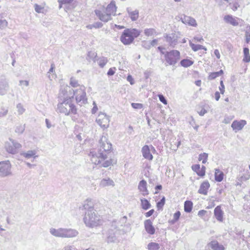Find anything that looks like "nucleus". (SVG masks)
<instances>
[{"mask_svg":"<svg viewBox=\"0 0 250 250\" xmlns=\"http://www.w3.org/2000/svg\"><path fill=\"white\" fill-rule=\"evenodd\" d=\"M49 231L52 235L55 237L63 238V228L56 229L52 228L50 229Z\"/></svg>","mask_w":250,"mask_h":250,"instance_id":"nucleus-24","label":"nucleus"},{"mask_svg":"<svg viewBox=\"0 0 250 250\" xmlns=\"http://www.w3.org/2000/svg\"><path fill=\"white\" fill-rule=\"evenodd\" d=\"M131 106L135 109H141L143 107V104L139 103H132Z\"/></svg>","mask_w":250,"mask_h":250,"instance_id":"nucleus-51","label":"nucleus"},{"mask_svg":"<svg viewBox=\"0 0 250 250\" xmlns=\"http://www.w3.org/2000/svg\"><path fill=\"white\" fill-rule=\"evenodd\" d=\"M118 229H116L114 230L112 229H110L108 230L107 234V241L108 243H112L114 242L116 240V234L118 232Z\"/></svg>","mask_w":250,"mask_h":250,"instance_id":"nucleus-19","label":"nucleus"},{"mask_svg":"<svg viewBox=\"0 0 250 250\" xmlns=\"http://www.w3.org/2000/svg\"><path fill=\"white\" fill-rule=\"evenodd\" d=\"M154 209H152L148 211V212H146L145 213V216L146 217H148L152 215V214L154 213Z\"/></svg>","mask_w":250,"mask_h":250,"instance_id":"nucleus-61","label":"nucleus"},{"mask_svg":"<svg viewBox=\"0 0 250 250\" xmlns=\"http://www.w3.org/2000/svg\"><path fill=\"white\" fill-rule=\"evenodd\" d=\"M125 30L129 33V35L133 38V40L135 38L138 37L140 33V32L136 29H126Z\"/></svg>","mask_w":250,"mask_h":250,"instance_id":"nucleus-29","label":"nucleus"},{"mask_svg":"<svg viewBox=\"0 0 250 250\" xmlns=\"http://www.w3.org/2000/svg\"><path fill=\"white\" fill-rule=\"evenodd\" d=\"M214 214L216 220L220 222L224 220V212L221 206H217L214 210Z\"/></svg>","mask_w":250,"mask_h":250,"instance_id":"nucleus-14","label":"nucleus"},{"mask_svg":"<svg viewBox=\"0 0 250 250\" xmlns=\"http://www.w3.org/2000/svg\"><path fill=\"white\" fill-rule=\"evenodd\" d=\"M19 83H20V85H25V86H28L29 84V81H26V80H25V81L20 80Z\"/></svg>","mask_w":250,"mask_h":250,"instance_id":"nucleus-58","label":"nucleus"},{"mask_svg":"<svg viewBox=\"0 0 250 250\" xmlns=\"http://www.w3.org/2000/svg\"><path fill=\"white\" fill-rule=\"evenodd\" d=\"M12 175L11 165L9 161L0 162V176L6 177Z\"/></svg>","mask_w":250,"mask_h":250,"instance_id":"nucleus-8","label":"nucleus"},{"mask_svg":"<svg viewBox=\"0 0 250 250\" xmlns=\"http://www.w3.org/2000/svg\"><path fill=\"white\" fill-rule=\"evenodd\" d=\"M208 157V154L207 153H203L199 155L198 159L199 161H202L203 164H205L207 161Z\"/></svg>","mask_w":250,"mask_h":250,"instance_id":"nucleus-43","label":"nucleus"},{"mask_svg":"<svg viewBox=\"0 0 250 250\" xmlns=\"http://www.w3.org/2000/svg\"><path fill=\"white\" fill-rule=\"evenodd\" d=\"M21 147V145L17 141L9 138V141L5 143V148L7 152L12 154L18 153V150Z\"/></svg>","mask_w":250,"mask_h":250,"instance_id":"nucleus-7","label":"nucleus"},{"mask_svg":"<svg viewBox=\"0 0 250 250\" xmlns=\"http://www.w3.org/2000/svg\"><path fill=\"white\" fill-rule=\"evenodd\" d=\"M229 5L233 11H236L238 9V8L239 7L240 5L239 4L238 0H234V2L232 3L229 2Z\"/></svg>","mask_w":250,"mask_h":250,"instance_id":"nucleus-42","label":"nucleus"},{"mask_svg":"<svg viewBox=\"0 0 250 250\" xmlns=\"http://www.w3.org/2000/svg\"><path fill=\"white\" fill-rule=\"evenodd\" d=\"M78 231L72 229L63 228V238H73L77 236Z\"/></svg>","mask_w":250,"mask_h":250,"instance_id":"nucleus-11","label":"nucleus"},{"mask_svg":"<svg viewBox=\"0 0 250 250\" xmlns=\"http://www.w3.org/2000/svg\"><path fill=\"white\" fill-rule=\"evenodd\" d=\"M141 202L142 208L144 209L147 210L150 208V204L147 199L145 198L141 199Z\"/></svg>","mask_w":250,"mask_h":250,"instance_id":"nucleus-34","label":"nucleus"},{"mask_svg":"<svg viewBox=\"0 0 250 250\" xmlns=\"http://www.w3.org/2000/svg\"><path fill=\"white\" fill-rule=\"evenodd\" d=\"M224 178V173L219 169H215V180L217 182H221Z\"/></svg>","mask_w":250,"mask_h":250,"instance_id":"nucleus-28","label":"nucleus"},{"mask_svg":"<svg viewBox=\"0 0 250 250\" xmlns=\"http://www.w3.org/2000/svg\"><path fill=\"white\" fill-rule=\"evenodd\" d=\"M115 70H116L115 67L110 68L107 72V75H108V76L113 75L115 73Z\"/></svg>","mask_w":250,"mask_h":250,"instance_id":"nucleus-55","label":"nucleus"},{"mask_svg":"<svg viewBox=\"0 0 250 250\" xmlns=\"http://www.w3.org/2000/svg\"><path fill=\"white\" fill-rule=\"evenodd\" d=\"M117 10L115 2L112 1L106 7V9L102 10H96L95 13L99 19L102 21L106 22L111 20V16H115Z\"/></svg>","mask_w":250,"mask_h":250,"instance_id":"nucleus-3","label":"nucleus"},{"mask_svg":"<svg viewBox=\"0 0 250 250\" xmlns=\"http://www.w3.org/2000/svg\"><path fill=\"white\" fill-rule=\"evenodd\" d=\"M244 57L243 58V61L246 62H248L250 61V56L249 54V49L247 47H245L243 49Z\"/></svg>","mask_w":250,"mask_h":250,"instance_id":"nucleus-35","label":"nucleus"},{"mask_svg":"<svg viewBox=\"0 0 250 250\" xmlns=\"http://www.w3.org/2000/svg\"><path fill=\"white\" fill-rule=\"evenodd\" d=\"M159 248V244L155 242H150L147 245L148 250H158Z\"/></svg>","mask_w":250,"mask_h":250,"instance_id":"nucleus-36","label":"nucleus"},{"mask_svg":"<svg viewBox=\"0 0 250 250\" xmlns=\"http://www.w3.org/2000/svg\"><path fill=\"white\" fill-rule=\"evenodd\" d=\"M159 100L164 104H167V101L165 97L162 94L158 95Z\"/></svg>","mask_w":250,"mask_h":250,"instance_id":"nucleus-52","label":"nucleus"},{"mask_svg":"<svg viewBox=\"0 0 250 250\" xmlns=\"http://www.w3.org/2000/svg\"><path fill=\"white\" fill-rule=\"evenodd\" d=\"M57 111L64 114L66 116L70 114H76L77 108L71 101V98H65L62 102H59L57 105Z\"/></svg>","mask_w":250,"mask_h":250,"instance_id":"nucleus-4","label":"nucleus"},{"mask_svg":"<svg viewBox=\"0 0 250 250\" xmlns=\"http://www.w3.org/2000/svg\"><path fill=\"white\" fill-rule=\"evenodd\" d=\"M8 84L7 83H5L3 84L0 85V95H3L5 94L8 88Z\"/></svg>","mask_w":250,"mask_h":250,"instance_id":"nucleus-40","label":"nucleus"},{"mask_svg":"<svg viewBox=\"0 0 250 250\" xmlns=\"http://www.w3.org/2000/svg\"><path fill=\"white\" fill-rule=\"evenodd\" d=\"M206 113H207V111L204 108H202L201 111L198 112V113L200 116H203Z\"/></svg>","mask_w":250,"mask_h":250,"instance_id":"nucleus-63","label":"nucleus"},{"mask_svg":"<svg viewBox=\"0 0 250 250\" xmlns=\"http://www.w3.org/2000/svg\"><path fill=\"white\" fill-rule=\"evenodd\" d=\"M110 186H114V181L110 178L103 179L101 181L100 183V186L102 188Z\"/></svg>","mask_w":250,"mask_h":250,"instance_id":"nucleus-26","label":"nucleus"},{"mask_svg":"<svg viewBox=\"0 0 250 250\" xmlns=\"http://www.w3.org/2000/svg\"><path fill=\"white\" fill-rule=\"evenodd\" d=\"M225 21L233 26H237L238 25V22L237 21L236 18L233 17L231 15H227L224 18Z\"/></svg>","mask_w":250,"mask_h":250,"instance_id":"nucleus-25","label":"nucleus"},{"mask_svg":"<svg viewBox=\"0 0 250 250\" xmlns=\"http://www.w3.org/2000/svg\"><path fill=\"white\" fill-rule=\"evenodd\" d=\"M25 130V125H16L15 128V132L18 134H22Z\"/></svg>","mask_w":250,"mask_h":250,"instance_id":"nucleus-41","label":"nucleus"},{"mask_svg":"<svg viewBox=\"0 0 250 250\" xmlns=\"http://www.w3.org/2000/svg\"><path fill=\"white\" fill-rule=\"evenodd\" d=\"M144 34L147 37L152 36L156 34V31L154 28H146L144 30Z\"/></svg>","mask_w":250,"mask_h":250,"instance_id":"nucleus-38","label":"nucleus"},{"mask_svg":"<svg viewBox=\"0 0 250 250\" xmlns=\"http://www.w3.org/2000/svg\"><path fill=\"white\" fill-rule=\"evenodd\" d=\"M107 62V60L105 58L100 59L99 61V65L101 67H104Z\"/></svg>","mask_w":250,"mask_h":250,"instance_id":"nucleus-45","label":"nucleus"},{"mask_svg":"<svg viewBox=\"0 0 250 250\" xmlns=\"http://www.w3.org/2000/svg\"><path fill=\"white\" fill-rule=\"evenodd\" d=\"M165 56L166 62L170 65H175L180 60V53L176 50H172L165 52L161 51Z\"/></svg>","mask_w":250,"mask_h":250,"instance_id":"nucleus-6","label":"nucleus"},{"mask_svg":"<svg viewBox=\"0 0 250 250\" xmlns=\"http://www.w3.org/2000/svg\"><path fill=\"white\" fill-rule=\"evenodd\" d=\"M96 121L102 127L107 128L109 125V117L105 113H100L96 119Z\"/></svg>","mask_w":250,"mask_h":250,"instance_id":"nucleus-9","label":"nucleus"},{"mask_svg":"<svg viewBox=\"0 0 250 250\" xmlns=\"http://www.w3.org/2000/svg\"><path fill=\"white\" fill-rule=\"evenodd\" d=\"M103 26V24L101 22H96L93 24V26L95 28H100Z\"/></svg>","mask_w":250,"mask_h":250,"instance_id":"nucleus-56","label":"nucleus"},{"mask_svg":"<svg viewBox=\"0 0 250 250\" xmlns=\"http://www.w3.org/2000/svg\"><path fill=\"white\" fill-rule=\"evenodd\" d=\"M105 159L102 161L100 164H98L97 165H99L100 167H107L114 163L113 160L110 159L109 160L105 161Z\"/></svg>","mask_w":250,"mask_h":250,"instance_id":"nucleus-30","label":"nucleus"},{"mask_svg":"<svg viewBox=\"0 0 250 250\" xmlns=\"http://www.w3.org/2000/svg\"><path fill=\"white\" fill-rule=\"evenodd\" d=\"M210 187V184L208 181L203 182L198 190V193L204 195H207L208 193V190Z\"/></svg>","mask_w":250,"mask_h":250,"instance_id":"nucleus-21","label":"nucleus"},{"mask_svg":"<svg viewBox=\"0 0 250 250\" xmlns=\"http://www.w3.org/2000/svg\"><path fill=\"white\" fill-rule=\"evenodd\" d=\"M165 203V198L163 197L162 199L157 203V207L159 208H162Z\"/></svg>","mask_w":250,"mask_h":250,"instance_id":"nucleus-47","label":"nucleus"},{"mask_svg":"<svg viewBox=\"0 0 250 250\" xmlns=\"http://www.w3.org/2000/svg\"><path fill=\"white\" fill-rule=\"evenodd\" d=\"M193 62L188 59H183L180 62L181 65L185 67L191 66Z\"/></svg>","mask_w":250,"mask_h":250,"instance_id":"nucleus-39","label":"nucleus"},{"mask_svg":"<svg viewBox=\"0 0 250 250\" xmlns=\"http://www.w3.org/2000/svg\"><path fill=\"white\" fill-rule=\"evenodd\" d=\"M143 46L147 49H149L151 48V45L149 42L146 41H144L143 42Z\"/></svg>","mask_w":250,"mask_h":250,"instance_id":"nucleus-54","label":"nucleus"},{"mask_svg":"<svg viewBox=\"0 0 250 250\" xmlns=\"http://www.w3.org/2000/svg\"><path fill=\"white\" fill-rule=\"evenodd\" d=\"M69 92L73 93V95L70 98H73L75 96L77 103L80 105L82 106L87 103V98L84 86L81 85L77 89L72 88L69 89Z\"/></svg>","mask_w":250,"mask_h":250,"instance_id":"nucleus-5","label":"nucleus"},{"mask_svg":"<svg viewBox=\"0 0 250 250\" xmlns=\"http://www.w3.org/2000/svg\"><path fill=\"white\" fill-rule=\"evenodd\" d=\"M2 109L3 111L0 112V117L5 116L7 114V112H8L7 108H6V109L3 108Z\"/></svg>","mask_w":250,"mask_h":250,"instance_id":"nucleus-59","label":"nucleus"},{"mask_svg":"<svg viewBox=\"0 0 250 250\" xmlns=\"http://www.w3.org/2000/svg\"><path fill=\"white\" fill-rule=\"evenodd\" d=\"M193 204L190 201H186L184 204V210L186 212H190L192 208Z\"/></svg>","mask_w":250,"mask_h":250,"instance_id":"nucleus-32","label":"nucleus"},{"mask_svg":"<svg viewBox=\"0 0 250 250\" xmlns=\"http://www.w3.org/2000/svg\"><path fill=\"white\" fill-rule=\"evenodd\" d=\"M246 36V42L247 43H249L250 42V30L247 31L245 34Z\"/></svg>","mask_w":250,"mask_h":250,"instance_id":"nucleus-53","label":"nucleus"},{"mask_svg":"<svg viewBox=\"0 0 250 250\" xmlns=\"http://www.w3.org/2000/svg\"><path fill=\"white\" fill-rule=\"evenodd\" d=\"M120 40L123 43L127 45L133 42V38L129 35L125 29L121 36Z\"/></svg>","mask_w":250,"mask_h":250,"instance_id":"nucleus-12","label":"nucleus"},{"mask_svg":"<svg viewBox=\"0 0 250 250\" xmlns=\"http://www.w3.org/2000/svg\"><path fill=\"white\" fill-rule=\"evenodd\" d=\"M145 228L146 231L150 235H153L155 232V229L152 225V222L150 219L146 220L144 222Z\"/></svg>","mask_w":250,"mask_h":250,"instance_id":"nucleus-15","label":"nucleus"},{"mask_svg":"<svg viewBox=\"0 0 250 250\" xmlns=\"http://www.w3.org/2000/svg\"><path fill=\"white\" fill-rule=\"evenodd\" d=\"M213 250H224L225 248L222 245H220L217 241L212 240L208 244Z\"/></svg>","mask_w":250,"mask_h":250,"instance_id":"nucleus-23","label":"nucleus"},{"mask_svg":"<svg viewBox=\"0 0 250 250\" xmlns=\"http://www.w3.org/2000/svg\"><path fill=\"white\" fill-rule=\"evenodd\" d=\"M36 152L35 150H29L27 152H22L21 153V155L23 156L26 159H30L32 157L35 158L37 157L36 155Z\"/></svg>","mask_w":250,"mask_h":250,"instance_id":"nucleus-27","label":"nucleus"},{"mask_svg":"<svg viewBox=\"0 0 250 250\" xmlns=\"http://www.w3.org/2000/svg\"><path fill=\"white\" fill-rule=\"evenodd\" d=\"M192 169L200 176H203L205 174L206 167L204 166L201 168L199 165H194L192 166Z\"/></svg>","mask_w":250,"mask_h":250,"instance_id":"nucleus-20","label":"nucleus"},{"mask_svg":"<svg viewBox=\"0 0 250 250\" xmlns=\"http://www.w3.org/2000/svg\"><path fill=\"white\" fill-rule=\"evenodd\" d=\"M82 210L85 211L83 220L85 225L89 228H93L100 225L102 221L100 216L96 212L93 203L88 200H86L81 207Z\"/></svg>","mask_w":250,"mask_h":250,"instance_id":"nucleus-2","label":"nucleus"},{"mask_svg":"<svg viewBox=\"0 0 250 250\" xmlns=\"http://www.w3.org/2000/svg\"><path fill=\"white\" fill-rule=\"evenodd\" d=\"M126 11L132 21H135L138 19L139 11L138 10H132L130 7H127Z\"/></svg>","mask_w":250,"mask_h":250,"instance_id":"nucleus-22","label":"nucleus"},{"mask_svg":"<svg viewBox=\"0 0 250 250\" xmlns=\"http://www.w3.org/2000/svg\"><path fill=\"white\" fill-rule=\"evenodd\" d=\"M69 84L74 89L79 88L82 85L79 84L78 81L73 77L70 78Z\"/></svg>","mask_w":250,"mask_h":250,"instance_id":"nucleus-37","label":"nucleus"},{"mask_svg":"<svg viewBox=\"0 0 250 250\" xmlns=\"http://www.w3.org/2000/svg\"><path fill=\"white\" fill-rule=\"evenodd\" d=\"M127 80L130 83L131 85H132L134 83V79L131 75H128L127 77Z\"/></svg>","mask_w":250,"mask_h":250,"instance_id":"nucleus-60","label":"nucleus"},{"mask_svg":"<svg viewBox=\"0 0 250 250\" xmlns=\"http://www.w3.org/2000/svg\"><path fill=\"white\" fill-rule=\"evenodd\" d=\"M164 37L166 38V41L168 43V45L173 48L175 47L178 43V37L175 33L166 34Z\"/></svg>","mask_w":250,"mask_h":250,"instance_id":"nucleus-10","label":"nucleus"},{"mask_svg":"<svg viewBox=\"0 0 250 250\" xmlns=\"http://www.w3.org/2000/svg\"><path fill=\"white\" fill-rule=\"evenodd\" d=\"M34 8L35 11L38 13H42V10L43 9V7L38 5V4H35L34 5Z\"/></svg>","mask_w":250,"mask_h":250,"instance_id":"nucleus-49","label":"nucleus"},{"mask_svg":"<svg viewBox=\"0 0 250 250\" xmlns=\"http://www.w3.org/2000/svg\"><path fill=\"white\" fill-rule=\"evenodd\" d=\"M97 54L96 53L92 51H89L87 54V59L90 61V60H94V58L96 57Z\"/></svg>","mask_w":250,"mask_h":250,"instance_id":"nucleus-44","label":"nucleus"},{"mask_svg":"<svg viewBox=\"0 0 250 250\" xmlns=\"http://www.w3.org/2000/svg\"><path fill=\"white\" fill-rule=\"evenodd\" d=\"M189 45L194 51H197L201 49H203L205 51L207 50V48L205 46L201 45L195 44L190 42L189 43Z\"/></svg>","mask_w":250,"mask_h":250,"instance_id":"nucleus-31","label":"nucleus"},{"mask_svg":"<svg viewBox=\"0 0 250 250\" xmlns=\"http://www.w3.org/2000/svg\"><path fill=\"white\" fill-rule=\"evenodd\" d=\"M8 22L5 20H0V28H5Z\"/></svg>","mask_w":250,"mask_h":250,"instance_id":"nucleus-50","label":"nucleus"},{"mask_svg":"<svg viewBox=\"0 0 250 250\" xmlns=\"http://www.w3.org/2000/svg\"><path fill=\"white\" fill-rule=\"evenodd\" d=\"M93 104L94 105V106H93V108L92 109V113L93 114H94L98 110V107H97V106L96 105V104L95 102H93Z\"/></svg>","mask_w":250,"mask_h":250,"instance_id":"nucleus-62","label":"nucleus"},{"mask_svg":"<svg viewBox=\"0 0 250 250\" xmlns=\"http://www.w3.org/2000/svg\"><path fill=\"white\" fill-rule=\"evenodd\" d=\"M138 188L143 196L148 195L149 191L147 189V183L145 180H142L139 182Z\"/></svg>","mask_w":250,"mask_h":250,"instance_id":"nucleus-13","label":"nucleus"},{"mask_svg":"<svg viewBox=\"0 0 250 250\" xmlns=\"http://www.w3.org/2000/svg\"><path fill=\"white\" fill-rule=\"evenodd\" d=\"M142 153L143 157L148 160L153 159V155L150 153V147L147 145L144 146L142 148Z\"/></svg>","mask_w":250,"mask_h":250,"instance_id":"nucleus-16","label":"nucleus"},{"mask_svg":"<svg viewBox=\"0 0 250 250\" xmlns=\"http://www.w3.org/2000/svg\"><path fill=\"white\" fill-rule=\"evenodd\" d=\"M180 215H181V213L179 211H177L174 214L173 219L172 220V222L173 223H174L175 222H176L177 221H178L179 220Z\"/></svg>","mask_w":250,"mask_h":250,"instance_id":"nucleus-48","label":"nucleus"},{"mask_svg":"<svg viewBox=\"0 0 250 250\" xmlns=\"http://www.w3.org/2000/svg\"><path fill=\"white\" fill-rule=\"evenodd\" d=\"M223 74V71L222 70H220V71H219L218 72H212L209 75V76L208 77V80H213V79H215L216 78L219 77Z\"/></svg>","mask_w":250,"mask_h":250,"instance_id":"nucleus-33","label":"nucleus"},{"mask_svg":"<svg viewBox=\"0 0 250 250\" xmlns=\"http://www.w3.org/2000/svg\"><path fill=\"white\" fill-rule=\"evenodd\" d=\"M219 89L220 90L221 93L223 94L225 92V86L224 85L223 81H221L220 82V86L219 87Z\"/></svg>","mask_w":250,"mask_h":250,"instance_id":"nucleus-57","label":"nucleus"},{"mask_svg":"<svg viewBox=\"0 0 250 250\" xmlns=\"http://www.w3.org/2000/svg\"><path fill=\"white\" fill-rule=\"evenodd\" d=\"M99 148L97 149H93L90 151L89 156L93 164L98 165L101 164V162L106 159L107 153L112 148L111 144L108 142L105 136H103L99 140Z\"/></svg>","mask_w":250,"mask_h":250,"instance_id":"nucleus-1","label":"nucleus"},{"mask_svg":"<svg viewBox=\"0 0 250 250\" xmlns=\"http://www.w3.org/2000/svg\"><path fill=\"white\" fill-rule=\"evenodd\" d=\"M181 20L183 23L194 27H196L197 25L195 20L189 16H184V17L181 18Z\"/></svg>","mask_w":250,"mask_h":250,"instance_id":"nucleus-18","label":"nucleus"},{"mask_svg":"<svg viewBox=\"0 0 250 250\" xmlns=\"http://www.w3.org/2000/svg\"><path fill=\"white\" fill-rule=\"evenodd\" d=\"M247 122L245 120L240 121H234L231 124V126L234 130H240L246 125Z\"/></svg>","mask_w":250,"mask_h":250,"instance_id":"nucleus-17","label":"nucleus"},{"mask_svg":"<svg viewBox=\"0 0 250 250\" xmlns=\"http://www.w3.org/2000/svg\"><path fill=\"white\" fill-rule=\"evenodd\" d=\"M158 42V40L157 39H154L151 41L149 43L151 44V46H155Z\"/></svg>","mask_w":250,"mask_h":250,"instance_id":"nucleus-64","label":"nucleus"},{"mask_svg":"<svg viewBox=\"0 0 250 250\" xmlns=\"http://www.w3.org/2000/svg\"><path fill=\"white\" fill-rule=\"evenodd\" d=\"M17 108L18 109V112L20 115L23 114L25 111V109L23 108L22 105L20 103L17 104Z\"/></svg>","mask_w":250,"mask_h":250,"instance_id":"nucleus-46","label":"nucleus"}]
</instances>
